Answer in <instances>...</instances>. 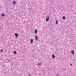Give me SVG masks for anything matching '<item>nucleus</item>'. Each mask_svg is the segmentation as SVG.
<instances>
[{
  "mask_svg": "<svg viewBox=\"0 0 76 76\" xmlns=\"http://www.w3.org/2000/svg\"><path fill=\"white\" fill-rule=\"evenodd\" d=\"M42 64V62H41L39 64H37L38 66H41Z\"/></svg>",
  "mask_w": 76,
  "mask_h": 76,
  "instance_id": "obj_1",
  "label": "nucleus"
},
{
  "mask_svg": "<svg viewBox=\"0 0 76 76\" xmlns=\"http://www.w3.org/2000/svg\"><path fill=\"white\" fill-rule=\"evenodd\" d=\"M15 35L16 37H18V34L16 33H15Z\"/></svg>",
  "mask_w": 76,
  "mask_h": 76,
  "instance_id": "obj_2",
  "label": "nucleus"
},
{
  "mask_svg": "<svg viewBox=\"0 0 76 76\" xmlns=\"http://www.w3.org/2000/svg\"><path fill=\"white\" fill-rule=\"evenodd\" d=\"M31 44H32V43H33V39H31Z\"/></svg>",
  "mask_w": 76,
  "mask_h": 76,
  "instance_id": "obj_3",
  "label": "nucleus"
},
{
  "mask_svg": "<svg viewBox=\"0 0 76 76\" xmlns=\"http://www.w3.org/2000/svg\"><path fill=\"white\" fill-rule=\"evenodd\" d=\"M13 53H14V54H17V53L16 51L15 50L13 51Z\"/></svg>",
  "mask_w": 76,
  "mask_h": 76,
  "instance_id": "obj_4",
  "label": "nucleus"
},
{
  "mask_svg": "<svg viewBox=\"0 0 76 76\" xmlns=\"http://www.w3.org/2000/svg\"><path fill=\"white\" fill-rule=\"evenodd\" d=\"M52 57L53 58H55V56L54 55H52Z\"/></svg>",
  "mask_w": 76,
  "mask_h": 76,
  "instance_id": "obj_5",
  "label": "nucleus"
},
{
  "mask_svg": "<svg viewBox=\"0 0 76 76\" xmlns=\"http://www.w3.org/2000/svg\"><path fill=\"white\" fill-rule=\"evenodd\" d=\"M38 36H35V39H36V40H38Z\"/></svg>",
  "mask_w": 76,
  "mask_h": 76,
  "instance_id": "obj_6",
  "label": "nucleus"
},
{
  "mask_svg": "<svg viewBox=\"0 0 76 76\" xmlns=\"http://www.w3.org/2000/svg\"><path fill=\"white\" fill-rule=\"evenodd\" d=\"M71 53L72 54H74V51L73 50L71 51Z\"/></svg>",
  "mask_w": 76,
  "mask_h": 76,
  "instance_id": "obj_7",
  "label": "nucleus"
},
{
  "mask_svg": "<svg viewBox=\"0 0 76 76\" xmlns=\"http://www.w3.org/2000/svg\"><path fill=\"white\" fill-rule=\"evenodd\" d=\"M58 24V20H56V25H57Z\"/></svg>",
  "mask_w": 76,
  "mask_h": 76,
  "instance_id": "obj_8",
  "label": "nucleus"
},
{
  "mask_svg": "<svg viewBox=\"0 0 76 76\" xmlns=\"http://www.w3.org/2000/svg\"><path fill=\"white\" fill-rule=\"evenodd\" d=\"M35 33L36 34H37V29H36L35 31Z\"/></svg>",
  "mask_w": 76,
  "mask_h": 76,
  "instance_id": "obj_9",
  "label": "nucleus"
},
{
  "mask_svg": "<svg viewBox=\"0 0 76 76\" xmlns=\"http://www.w3.org/2000/svg\"><path fill=\"white\" fill-rule=\"evenodd\" d=\"M1 16L3 17L4 16V13L2 14L1 15Z\"/></svg>",
  "mask_w": 76,
  "mask_h": 76,
  "instance_id": "obj_10",
  "label": "nucleus"
},
{
  "mask_svg": "<svg viewBox=\"0 0 76 76\" xmlns=\"http://www.w3.org/2000/svg\"><path fill=\"white\" fill-rule=\"evenodd\" d=\"M62 19H66V17L64 16L63 17Z\"/></svg>",
  "mask_w": 76,
  "mask_h": 76,
  "instance_id": "obj_11",
  "label": "nucleus"
},
{
  "mask_svg": "<svg viewBox=\"0 0 76 76\" xmlns=\"http://www.w3.org/2000/svg\"><path fill=\"white\" fill-rule=\"evenodd\" d=\"M16 4V2L15 1H13V4Z\"/></svg>",
  "mask_w": 76,
  "mask_h": 76,
  "instance_id": "obj_12",
  "label": "nucleus"
},
{
  "mask_svg": "<svg viewBox=\"0 0 76 76\" xmlns=\"http://www.w3.org/2000/svg\"><path fill=\"white\" fill-rule=\"evenodd\" d=\"M49 20V19H46V22H48Z\"/></svg>",
  "mask_w": 76,
  "mask_h": 76,
  "instance_id": "obj_13",
  "label": "nucleus"
},
{
  "mask_svg": "<svg viewBox=\"0 0 76 76\" xmlns=\"http://www.w3.org/2000/svg\"><path fill=\"white\" fill-rule=\"evenodd\" d=\"M56 76H58V74L57 73L56 74Z\"/></svg>",
  "mask_w": 76,
  "mask_h": 76,
  "instance_id": "obj_14",
  "label": "nucleus"
},
{
  "mask_svg": "<svg viewBox=\"0 0 76 76\" xmlns=\"http://www.w3.org/2000/svg\"><path fill=\"white\" fill-rule=\"evenodd\" d=\"M46 19H49V17H47Z\"/></svg>",
  "mask_w": 76,
  "mask_h": 76,
  "instance_id": "obj_15",
  "label": "nucleus"
},
{
  "mask_svg": "<svg viewBox=\"0 0 76 76\" xmlns=\"http://www.w3.org/2000/svg\"><path fill=\"white\" fill-rule=\"evenodd\" d=\"M2 51H3V49H1V52H2Z\"/></svg>",
  "mask_w": 76,
  "mask_h": 76,
  "instance_id": "obj_16",
  "label": "nucleus"
},
{
  "mask_svg": "<svg viewBox=\"0 0 76 76\" xmlns=\"http://www.w3.org/2000/svg\"><path fill=\"white\" fill-rule=\"evenodd\" d=\"M28 76H31V74H29Z\"/></svg>",
  "mask_w": 76,
  "mask_h": 76,
  "instance_id": "obj_17",
  "label": "nucleus"
},
{
  "mask_svg": "<svg viewBox=\"0 0 76 76\" xmlns=\"http://www.w3.org/2000/svg\"><path fill=\"white\" fill-rule=\"evenodd\" d=\"M70 65H71V66H72V64H70Z\"/></svg>",
  "mask_w": 76,
  "mask_h": 76,
  "instance_id": "obj_18",
  "label": "nucleus"
}]
</instances>
